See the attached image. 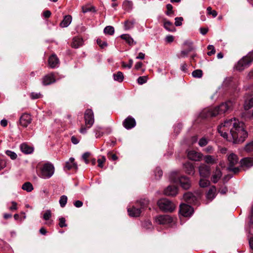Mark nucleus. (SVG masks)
I'll use <instances>...</instances> for the list:
<instances>
[{"label": "nucleus", "mask_w": 253, "mask_h": 253, "mask_svg": "<svg viewBox=\"0 0 253 253\" xmlns=\"http://www.w3.org/2000/svg\"><path fill=\"white\" fill-rule=\"evenodd\" d=\"M217 130L222 136L235 144L243 143L248 135L244 124L235 118L225 121Z\"/></svg>", "instance_id": "nucleus-1"}, {"label": "nucleus", "mask_w": 253, "mask_h": 253, "mask_svg": "<svg viewBox=\"0 0 253 253\" xmlns=\"http://www.w3.org/2000/svg\"><path fill=\"white\" fill-rule=\"evenodd\" d=\"M233 103L230 101L221 103L215 107L204 109L200 114V117L203 119L215 117L218 115L227 113L232 110Z\"/></svg>", "instance_id": "nucleus-2"}, {"label": "nucleus", "mask_w": 253, "mask_h": 253, "mask_svg": "<svg viewBox=\"0 0 253 253\" xmlns=\"http://www.w3.org/2000/svg\"><path fill=\"white\" fill-rule=\"evenodd\" d=\"M253 62V50L249 52L248 54L243 57L235 65V69L242 71L250 66Z\"/></svg>", "instance_id": "nucleus-3"}, {"label": "nucleus", "mask_w": 253, "mask_h": 253, "mask_svg": "<svg viewBox=\"0 0 253 253\" xmlns=\"http://www.w3.org/2000/svg\"><path fill=\"white\" fill-rule=\"evenodd\" d=\"M54 172V167L52 164L49 163L44 164L41 169L39 176L44 179L51 177Z\"/></svg>", "instance_id": "nucleus-4"}, {"label": "nucleus", "mask_w": 253, "mask_h": 253, "mask_svg": "<svg viewBox=\"0 0 253 253\" xmlns=\"http://www.w3.org/2000/svg\"><path fill=\"white\" fill-rule=\"evenodd\" d=\"M157 205L161 210L165 212H172L175 208L174 203L167 199L159 200Z\"/></svg>", "instance_id": "nucleus-5"}, {"label": "nucleus", "mask_w": 253, "mask_h": 253, "mask_svg": "<svg viewBox=\"0 0 253 253\" xmlns=\"http://www.w3.org/2000/svg\"><path fill=\"white\" fill-rule=\"evenodd\" d=\"M227 160L229 164L228 170L232 171L235 174L239 172L240 169L238 167H234L239 162L238 156L233 153H231L227 156Z\"/></svg>", "instance_id": "nucleus-6"}, {"label": "nucleus", "mask_w": 253, "mask_h": 253, "mask_svg": "<svg viewBox=\"0 0 253 253\" xmlns=\"http://www.w3.org/2000/svg\"><path fill=\"white\" fill-rule=\"evenodd\" d=\"M171 180L176 183H179L181 187L184 189H188L191 186V182L188 177L185 176H182L177 178L173 177L171 175Z\"/></svg>", "instance_id": "nucleus-7"}, {"label": "nucleus", "mask_w": 253, "mask_h": 253, "mask_svg": "<svg viewBox=\"0 0 253 253\" xmlns=\"http://www.w3.org/2000/svg\"><path fill=\"white\" fill-rule=\"evenodd\" d=\"M85 125L87 127L90 128L94 122V114L91 109L85 110L84 115Z\"/></svg>", "instance_id": "nucleus-8"}, {"label": "nucleus", "mask_w": 253, "mask_h": 253, "mask_svg": "<svg viewBox=\"0 0 253 253\" xmlns=\"http://www.w3.org/2000/svg\"><path fill=\"white\" fill-rule=\"evenodd\" d=\"M155 221L158 224L166 225L172 223L173 219L168 215H161L156 216Z\"/></svg>", "instance_id": "nucleus-9"}, {"label": "nucleus", "mask_w": 253, "mask_h": 253, "mask_svg": "<svg viewBox=\"0 0 253 253\" xmlns=\"http://www.w3.org/2000/svg\"><path fill=\"white\" fill-rule=\"evenodd\" d=\"M179 211L183 216L188 217L192 215L194 210L191 206L185 204H182L180 206Z\"/></svg>", "instance_id": "nucleus-10"}, {"label": "nucleus", "mask_w": 253, "mask_h": 253, "mask_svg": "<svg viewBox=\"0 0 253 253\" xmlns=\"http://www.w3.org/2000/svg\"><path fill=\"white\" fill-rule=\"evenodd\" d=\"M32 117L30 114L23 113L19 119V123L21 126L26 127L32 122Z\"/></svg>", "instance_id": "nucleus-11"}, {"label": "nucleus", "mask_w": 253, "mask_h": 253, "mask_svg": "<svg viewBox=\"0 0 253 253\" xmlns=\"http://www.w3.org/2000/svg\"><path fill=\"white\" fill-rule=\"evenodd\" d=\"M199 171L201 177L207 178L211 174V168L205 164H202L199 167Z\"/></svg>", "instance_id": "nucleus-12"}, {"label": "nucleus", "mask_w": 253, "mask_h": 253, "mask_svg": "<svg viewBox=\"0 0 253 253\" xmlns=\"http://www.w3.org/2000/svg\"><path fill=\"white\" fill-rule=\"evenodd\" d=\"M187 157L189 159L192 161H200L202 159L203 155L201 152L191 150L188 152Z\"/></svg>", "instance_id": "nucleus-13"}, {"label": "nucleus", "mask_w": 253, "mask_h": 253, "mask_svg": "<svg viewBox=\"0 0 253 253\" xmlns=\"http://www.w3.org/2000/svg\"><path fill=\"white\" fill-rule=\"evenodd\" d=\"M199 197V194L196 193L195 194H194L191 192L186 193L183 195L184 200L189 203H195Z\"/></svg>", "instance_id": "nucleus-14"}, {"label": "nucleus", "mask_w": 253, "mask_h": 253, "mask_svg": "<svg viewBox=\"0 0 253 253\" xmlns=\"http://www.w3.org/2000/svg\"><path fill=\"white\" fill-rule=\"evenodd\" d=\"M123 125L126 129H130L136 126V121L133 117L129 116L124 121Z\"/></svg>", "instance_id": "nucleus-15"}, {"label": "nucleus", "mask_w": 253, "mask_h": 253, "mask_svg": "<svg viewBox=\"0 0 253 253\" xmlns=\"http://www.w3.org/2000/svg\"><path fill=\"white\" fill-rule=\"evenodd\" d=\"M55 78L53 73H50L42 78V84L43 85H48L55 83Z\"/></svg>", "instance_id": "nucleus-16"}, {"label": "nucleus", "mask_w": 253, "mask_h": 253, "mask_svg": "<svg viewBox=\"0 0 253 253\" xmlns=\"http://www.w3.org/2000/svg\"><path fill=\"white\" fill-rule=\"evenodd\" d=\"M48 65L51 68H54L59 64V60L56 54H52L48 59Z\"/></svg>", "instance_id": "nucleus-17"}, {"label": "nucleus", "mask_w": 253, "mask_h": 253, "mask_svg": "<svg viewBox=\"0 0 253 253\" xmlns=\"http://www.w3.org/2000/svg\"><path fill=\"white\" fill-rule=\"evenodd\" d=\"M241 166L243 168H249L253 166V158H245L240 161Z\"/></svg>", "instance_id": "nucleus-18"}, {"label": "nucleus", "mask_w": 253, "mask_h": 253, "mask_svg": "<svg viewBox=\"0 0 253 253\" xmlns=\"http://www.w3.org/2000/svg\"><path fill=\"white\" fill-rule=\"evenodd\" d=\"M244 108L248 110L253 107V95H247L245 96L244 102Z\"/></svg>", "instance_id": "nucleus-19"}, {"label": "nucleus", "mask_w": 253, "mask_h": 253, "mask_svg": "<svg viewBox=\"0 0 253 253\" xmlns=\"http://www.w3.org/2000/svg\"><path fill=\"white\" fill-rule=\"evenodd\" d=\"M177 188L175 186H169L165 190L164 194L167 196H175L177 194Z\"/></svg>", "instance_id": "nucleus-20"}, {"label": "nucleus", "mask_w": 253, "mask_h": 253, "mask_svg": "<svg viewBox=\"0 0 253 253\" xmlns=\"http://www.w3.org/2000/svg\"><path fill=\"white\" fill-rule=\"evenodd\" d=\"M64 169L67 170L71 169H78L77 164L75 162V159L73 158H70L68 161L66 163Z\"/></svg>", "instance_id": "nucleus-21"}, {"label": "nucleus", "mask_w": 253, "mask_h": 253, "mask_svg": "<svg viewBox=\"0 0 253 253\" xmlns=\"http://www.w3.org/2000/svg\"><path fill=\"white\" fill-rule=\"evenodd\" d=\"M83 44V40L82 38L77 37L73 39L71 46L75 48H78Z\"/></svg>", "instance_id": "nucleus-22"}, {"label": "nucleus", "mask_w": 253, "mask_h": 253, "mask_svg": "<svg viewBox=\"0 0 253 253\" xmlns=\"http://www.w3.org/2000/svg\"><path fill=\"white\" fill-rule=\"evenodd\" d=\"M221 176V171L218 168H216L213 172L211 180L213 183H216L220 179Z\"/></svg>", "instance_id": "nucleus-23"}, {"label": "nucleus", "mask_w": 253, "mask_h": 253, "mask_svg": "<svg viewBox=\"0 0 253 253\" xmlns=\"http://www.w3.org/2000/svg\"><path fill=\"white\" fill-rule=\"evenodd\" d=\"M127 211L130 216L137 217L140 214L141 210L139 208L133 206L132 208L128 209Z\"/></svg>", "instance_id": "nucleus-24"}, {"label": "nucleus", "mask_w": 253, "mask_h": 253, "mask_svg": "<svg viewBox=\"0 0 253 253\" xmlns=\"http://www.w3.org/2000/svg\"><path fill=\"white\" fill-rule=\"evenodd\" d=\"M183 169L185 171L189 174H193L195 172L194 167L192 164L190 162H187L183 164Z\"/></svg>", "instance_id": "nucleus-25"}, {"label": "nucleus", "mask_w": 253, "mask_h": 253, "mask_svg": "<svg viewBox=\"0 0 253 253\" xmlns=\"http://www.w3.org/2000/svg\"><path fill=\"white\" fill-rule=\"evenodd\" d=\"M72 20V16L70 15L64 16L63 20L61 22L60 26L62 28L67 27L71 23Z\"/></svg>", "instance_id": "nucleus-26"}, {"label": "nucleus", "mask_w": 253, "mask_h": 253, "mask_svg": "<svg viewBox=\"0 0 253 253\" xmlns=\"http://www.w3.org/2000/svg\"><path fill=\"white\" fill-rule=\"evenodd\" d=\"M20 150L22 152L26 154H31L34 151L33 148L29 146L26 143L21 144Z\"/></svg>", "instance_id": "nucleus-27"}, {"label": "nucleus", "mask_w": 253, "mask_h": 253, "mask_svg": "<svg viewBox=\"0 0 253 253\" xmlns=\"http://www.w3.org/2000/svg\"><path fill=\"white\" fill-rule=\"evenodd\" d=\"M189 44V49H188L187 50H182L180 53V57H186L188 54V53L191 51L193 49L192 46V42L190 41H186L184 42V45Z\"/></svg>", "instance_id": "nucleus-28"}, {"label": "nucleus", "mask_w": 253, "mask_h": 253, "mask_svg": "<svg viewBox=\"0 0 253 253\" xmlns=\"http://www.w3.org/2000/svg\"><path fill=\"white\" fill-rule=\"evenodd\" d=\"M120 37L121 39L125 40L129 45H133L136 43V42L134 41L133 39L128 34H123L120 36Z\"/></svg>", "instance_id": "nucleus-29"}, {"label": "nucleus", "mask_w": 253, "mask_h": 253, "mask_svg": "<svg viewBox=\"0 0 253 253\" xmlns=\"http://www.w3.org/2000/svg\"><path fill=\"white\" fill-rule=\"evenodd\" d=\"M216 188L215 186L211 187L207 193L206 197L210 200H212L216 195Z\"/></svg>", "instance_id": "nucleus-30"}, {"label": "nucleus", "mask_w": 253, "mask_h": 253, "mask_svg": "<svg viewBox=\"0 0 253 253\" xmlns=\"http://www.w3.org/2000/svg\"><path fill=\"white\" fill-rule=\"evenodd\" d=\"M164 27L166 30L169 32H174L175 31V28L173 24L169 21L164 19Z\"/></svg>", "instance_id": "nucleus-31"}, {"label": "nucleus", "mask_w": 253, "mask_h": 253, "mask_svg": "<svg viewBox=\"0 0 253 253\" xmlns=\"http://www.w3.org/2000/svg\"><path fill=\"white\" fill-rule=\"evenodd\" d=\"M205 162L208 164L213 165L217 163V159L211 155H206L204 157Z\"/></svg>", "instance_id": "nucleus-32"}, {"label": "nucleus", "mask_w": 253, "mask_h": 253, "mask_svg": "<svg viewBox=\"0 0 253 253\" xmlns=\"http://www.w3.org/2000/svg\"><path fill=\"white\" fill-rule=\"evenodd\" d=\"M22 188L23 190L27 192H31L33 190V185L29 182H27L24 183L22 186Z\"/></svg>", "instance_id": "nucleus-33"}, {"label": "nucleus", "mask_w": 253, "mask_h": 253, "mask_svg": "<svg viewBox=\"0 0 253 253\" xmlns=\"http://www.w3.org/2000/svg\"><path fill=\"white\" fill-rule=\"evenodd\" d=\"M114 79L119 82H122L124 79L123 73L119 71L116 74H114Z\"/></svg>", "instance_id": "nucleus-34"}, {"label": "nucleus", "mask_w": 253, "mask_h": 253, "mask_svg": "<svg viewBox=\"0 0 253 253\" xmlns=\"http://www.w3.org/2000/svg\"><path fill=\"white\" fill-rule=\"evenodd\" d=\"M114 28L111 26H106L104 29V32L105 34L113 35L114 34Z\"/></svg>", "instance_id": "nucleus-35"}, {"label": "nucleus", "mask_w": 253, "mask_h": 253, "mask_svg": "<svg viewBox=\"0 0 253 253\" xmlns=\"http://www.w3.org/2000/svg\"><path fill=\"white\" fill-rule=\"evenodd\" d=\"M192 75L195 78H201L203 76V71L200 69H197L193 71Z\"/></svg>", "instance_id": "nucleus-36"}, {"label": "nucleus", "mask_w": 253, "mask_h": 253, "mask_svg": "<svg viewBox=\"0 0 253 253\" xmlns=\"http://www.w3.org/2000/svg\"><path fill=\"white\" fill-rule=\"evenodd\" d=\"M149 201L147 199H143L140 200L138 204L141 207V209H144L148 206Z\"/></svg>", "instance_id": "nucleus-37"}, {"label": "nucleus", "mask_w": 253, "mask_h": 253, "mask_svg": "<svg viewBox=\"0 0 253 253\" xmlns=\"http://www.w3.org/2000/svg\"><path fill=\"white\" fill-rule=\"evenodd\" d=\"M134 24V21H126L124 24L125 29L126 30H129L133 27Z\"/></svg>", "instance_id": "nucleus-38"}, {"label": "nucleus", "mask_w": 253, "mask_h": 253, "mask_svg": "<svg viewBox=\"0 0 253 253\" xmlns=\"http://www.w3.org/2000/svg\"><path fill=\"white\" fill-rule=\"evenodd\" d=\"M67 197L65 195H62L59 199V204L61 207L63 208L65 206L67 202Z\"/></svg>", "instance_id": "nucleus-39"}, {"label": "nucleus", "mask_w": 253, "mask_h": 253, "mask_svg": "<svg viewBox=\"0 0 253 253\" xmlns=\"http://www.w3.org/2000/svg\"><path fill=\"white\" fill-rule=\"evenodd\" d=\"M132 2L129 0H125L123 2V6L126 10H129L132 8Z\"/></svg>", "instance_id": "nucleus-40"}, {"label": "nucleus", "mask_w": 253, "mask_h": 253, "mask_svg": "<svg viewBox=\"0 0 253 253\" xmlns=\"http://www.w3.org/2000/svg\"><path fill=\"white\" fill-rule=\"evenodd\" d=\"M244 150L248 153L253 152V141L247 144L244 147Z\"/></svg>", "instance_id": "nucleus-41"}, {"label": "nucleus", "mask_w": 253, "mask_h": 253, "mask_svg": "<svg viewBox=\"0 0 253 253\" xmlns=\"http://www.w3.org/2000/svg\"><path fill=\"white\" fill-rule=\"evenodd\" d=\"M210 184V182L208 180L205 178H201L199 181V185L201 187H206Z\"/></svg>", "instance_id": "nucleus-42"}, {"label": "nucleus", "mask_w": 253, "mask_h": 253, "mask_svg": "<svg viewBox=\"0 0 253 253\" xmlns=\"http://www.w3.org/2000/svg\"><path fill=\"white\" fill-rule=\"evenodd\" d=\"M5 154L12 160H15L17 157V154L15 152L10 150H6L5 151Z\"/></svg>", "instance_id": "nucleus-43"}, {"label": "nucleus", "mask_w": 253, "mask_h": 253, "mask_svg": "<svg viewBox=\"0 0 253 253\" xmlns=\"http://www.w3.org/2000/svg\"><path fill=\"white\" fill-rule=\"evenodd\" d=\"M95 132L96 134V137H99L103 134V132L102 131V129L100 126H97L95 128Z\"/></svg>", "instance_id": "nucleus-44"}, {"label": "nucleus", "mask_w": 253, "mask_h": 253, "mask_svg": "<svg viewBox=\"0 0 253 253\" xmlns=\"http://www.w3.org/2000/svg\"><path fill=\"white\" fill-rule=\"evenodd\" d=\"M142 226L146 229H152L153 228L152 223L148 220L144 221L142 223Z\"/></svg>", "instance_id": "nucleus-45"}, {"label": "nucleus", "mask_w": 253, "mask_h": 253, "mask_svg": "<svg viewBox=\"0 0 253 253\" xmlns=\"http://www.w3.org/2000/svg\"><path fill=\"white\" fill-rule=\"evenodd\" d=\"M207 13L209 15H211L213 17H215L217 15V12L214 10H212L211 7L209 6L207 9Z\"/></svg>", "instance_id": "nucleus-46"}, {"label": "nucleus", "mask_w": 253, "mask_h": 253, "mask_svg": "<svg viewBox=\"0 0 253 253\" xmlns=\"http://www.w3.org/2000/svg\"><path fill=\"white\" fill-rule=\"evenodd\" d=\"M105 161H106V158L105 157V156H101V157L100 158H99L97 160L98 166L99 168H102L103 167V164L104 163H105Z\"/></svg>", "instance_id": "nucleus-47"}, {"label": "nucleus", "mask_w": 253, "mask_h": 253, "mask_svg": "<svg viewBox=\"0 0 253 253\" xmlns=\"http://www.w3.org/2000/svg\"><path fill=\"white\" fill-rule=\"evenodd\" d=\"M208 49L210 50L207 53V54L209 56H211L212 54H214L215 53V48L212 45H209L207 47Z\"/></svg>", "instance_id": "nucleus-48"}, {"label": "nucleus", "mask_w": 253, "mask_h": 253, "mask_svg": "<svg viewBox=\"0 0 253 253\" xmlns=\"http://www.w3.org/2000/svg\"><path fill=\"white\" fill-rule=\"evenodd\" d=\"M51 217V212L50 210H46L43 214V218L45 220H48Z\"/></svg>", "instance_id": "nucleus-49"}, {"label": "nucleus", "mask_w": 253, "mask_h": 253, "mask_svg": "<svg viewBox=\"0 0 253 253\" xmlns=\"http://www.w3.org/2000/svg\"><path fill=\"white\" fill-rule=\"evenodd\" d=\"M208 143V140L205 137H203L200 139L199 141V145L201 147H204L206 146Z\"/></svg>", "instance_id": "nucleus-50"}, {"label": "nucleus", "mask_w": 253, "mask_h": 253, "mask_svg": "<svg viewBox=\"0 0 253 253\" xmlns=\"http://www.w3.org/2000/svg\"><path fill=\"white\" fill-rule=\"evenodd\" d=\"M59 225L60 227H66L67 226V224L66 223V220L64 217H60L59 219Z\"/></svg>", "instance_id": "nucleus-51"}, {"label": "nucleus", "mask_w": 253, "mask_h": 253, "mask_svg": "<svg viewBox=\"0 0 253 253\" xmlns=\"http://www.w3.org/2000/svg\"><path fill=\"white\" fill-rule=\"evenodd\" d=\"M90 155V153L89 152H85L82 155V158L86 164H88L89 163L88 158L89 157Z\"/></svg>", "instance_id": "nucleus-52"}, {"label": "nucleus", "mask_w": 253, "mask_h": 253, "mask_svg": "<svg viewBox=\"0 0 253 253\" xmlns=\"http://www.w3.org/2000/svg\"><path fill=\"white\" fill-rule=\"evenodd\" d=\"M97 43L101 48H104L107 45V43L106 42L102 41L100 39H98L97 40Z\"/></svg>", "instance_id": "nucleus-53"}, {"label": "nucleus", "mask_w": 253, "mask_h": 253, "mask_svg": "<svg viewBox=\"0 0 253 253\" xmlns=\"http://www.w3.org/2000/svg\"><path fill=\"white\" fill-rule=\"evenodd\" d=\"M147 82V77L146 76L139 77L137 79V82L140 84H142Z\"/></svg>", "instance_id": "nucleus-54"}, {"label": "nucleus", "mask_w": 253, "mask_h": 253, "mask_svg": "<svg viewBox=\"0 0 253 253\" xmlns=\"http://www.w3.org/2000/svg\"><path fill=\"white\" fill-rule=\"evenodd\" d=\"M183 21V18L181 17H176L175 18L174 24L176 26H179L182 25V21Z\"/></svg>", "instance_id": "nucleus-55"}, {"label": "nucleus", "mask_w": 253, "mask_h": 253, "mask_svg": "<svg viewBox=\"0 0 253 253\" xmlns=\"http://www.w3.org/2000/svg\"><path fill=\"white\" fill-rule=\"evenodd\" d=\"M42 94L40 93L32 92L30 97L33 99H36L41 97Z\"/></svg>", "instance_id": "nucleus-56"}, {"label": "nucleus", "mask_w": 253, "mask_h": 253, "mask_svg": "<svg viewBox=\"0 0 253 253\" xmlns=\"http://www.w3.org/2000/svg\"><path fill=\"white\" fill-rule=\"evenodd\" d=\"M174 41V37L172 35H168L165 38V41L168 43H171Z\"/></svg>", "instance_id": "nucleus-57"}, {"label": "nucleus", "mask_w": 253, "mask_h": 253, "mask_svg": "<svg viewBox=\"0 0 253 253\" xmlns=\"http://www.w3.org/2000/svg\"><path fill=\"white\" fill-rule=\"evenodd\" d=\"M163 175V171L160 169H157L155 171V176L157 178L161 177Z\"/></svg>", "instance_id": "nucleus-58"}, {"label": "nucleus", "mask_w": 253, "mask_h": 253, "mask_svg": "<svg viewBox=\"0 0 253 253\" xmlns=\"http://www.w3.org/2000/svg\"><path fill=\"white\" fill-rule=\"evenodd\" d=\"M167 12H166V14L167 15H170V14H171L173 11H172V6L171 4H168L167 5Z\"/></svg>", "instance_id": "nucleus-59"}, {"label": "nucleus", "mask_w": 253, "mask_h": 253, "mask_svg": "<svg viewBox=\"0 0 253 253\" xmlns=\"http://www.w3.org/2000/svg\"><path fill=\"white\" fill-rule=\"evenodd\" d=\"M133 64V60L131 59L129 60L128 65H126L125 63H123L122 66L124 68H128L129 69L131 68Z\"/></svg>", "instance_id": "nucleus-60"}, {"label": "nucleus", "mask_w": 253, "mask_h": 253, "mask_svg": "<svg viewBox=\"0 0 253 253\" xmlns=\"http://www.w3.org/2000/svg\"><path fill=\"white\" fill-rule=\"evenodd\" d=\"M83 202L80 200H77L74 203V205L77 208H80L83 206Z\"/></svg>", "instance_id": "nucleus-61"}, {"label": "nucleus", "mask_w": 253, "mask_h": 253, "mask_svg": "<svg viewBox=\"0 0 253 253\" xmlns=\"http://www.w3.org/2000/svg\"><path fill=\"white\" fill-rule=\"evenodd\" d=\"M88 128H89L87 127V126H82V127H81V128L80 129V132L81 133L85 134V133H86L87 130Z\"/></svg>", "instance_id": "nucleus-62"}, {"label": "nucleus", "mask_w": 253, "mask_h": 253, "mask_svg": "<svg viewBox=\"0 0 253 253\" xmlns=\"http://www.w3.org/2000/svg\"><path fill=\"white\" fill-rule=\"evenodd\" d=\"M6 165V163L4 160H0V170L4 169Z\"/></svg>", "instance_id": "nucleus-63"}, {"label": "nucleus", "mask_w": 253, "mask_h": 253, "mask_svg": "<svg viewBox=\"0 0 253 253\" xmlns=\"http://www.w3.org/2000/svg\"><path fill=\"white\" fill-rule=\"evenodd\" d=\"M51 12L49 10H46L43 13V16L45 18H49L51 16Z\"/></svg>", "instance_id": "nucleus-64"}]
</instances>
